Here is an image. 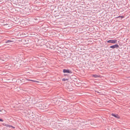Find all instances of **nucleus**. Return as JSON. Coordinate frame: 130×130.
I'll use <instances>...</instances> for the list:
<instances>
[{
    "label": "nucleus",
    "instance_id": "nucleus-1",
    "mask_svg": "<svg viewBox=\"0 0 130 130\" xmlns=\"http://www.w3.org/2000/svg\"><path fill=\"white\" fill-rule=\"evenodd\" d=\"M117 40H110L107 41V43L113 44L117 43Z\"/></svg>",
    "mask_w": 130,
    "mask_h": 130
},
{
    "label": "nucleus",
    "instance_id": "nucleus-2",
    "mask_svg": "<svg viewBox=\"0 0 130 130\" xmlns=\"http://www.w3.org/2000/svg\"><path fill=\"white\" fill-rule=\"evenodd\" d=\"M110 48H112L113 49L115 48H118L119 47V45L117 44H115L114 45H112L109 47Z\"/></svg>",
    "mask_w": 130,
    "mask_h": 130
},
{
    "label": "nucleus",
    "instance_id": "nucleus-3",
    "mask_svg": "<svg viewBox=\"0 0 130 130\" xmlns=\"http://www.w3.org/2000/svg\"><path fill=\"white\" fill-rule=\"evenodd\" d=\"M63 71L64 73H72V72L71 71L68 69H64L63 70Z\"/></svg>",
    "mask_w": 130,
    "mask_h": 130
},
{
    "label": "nucleus",
    "instance_id": "nucleus-4",
    "mask_svg": "<svg viewBox=\"0 0 130 130\" xmlns=\"http://www.w3.org/2000/svg\"><path fill=\"white\" fill-rule=\"evenodd\" d=\"M111 115L112 116L117 118V119H119L120 118L118 114L112 113Z\"/></svg>",
    "mask_w": 130,
    "mask_h": 130
},
{
    "label": "nucleus",
    "instance_id": "nucleus-5",
    "mask_svg": "<svg viewBox=\"0 0 130 130\" xmlns=\"http://www.w3.org/2000/svg\"><path fill=\"white\" fill-rule=\"evenodd\" d=\"M2 124L4 126H5L7 127H8L10 128V127H12V126L9 125L7 124L3 123H2Z\"/></svg>",
    "mask_w": 130,
    "mask_h": 130
},
{
    "label": "nucleus",
    "instance_id": "nucleus-6",
    "mask_svg": "<svg viewBox=\"0 0 130 130\" xmlns=\"http://www.w3.org/2000/svg\"><path fill=\"white\" fill-rule=\"evenodd\" d=\"M0 111L1 112L0 114L1 115L4 114L5 112V110L3 109L0 110Z\"/></svg>",
    "mask_w": 130,
    "mask_h": 130
},
{
    "label": "nucleus",
    "instance_id": "nucleus-7",
    "mask_svg": "<svg viewBox=\"0 0 130 130\" xmlns=\"http://www.w3.org/2000/svg\"><path fill=\"white\" fill-rule=\"evenodd\" d=\"M92 76L94 78H98L100 77V75L96 74H93L92 75Z\"/></svg>",
    "mask_w": 130,
    "mask_h": 130
},
{
    "label": "nucleus",
    "instance_id": "nucleus-8",
    "mask_svg": "<svg viewBox=\"0 0 130 130\" xmlns=\"http://www.w3.org/2000/svg\"><path fill=\"white\" fill-rule=\"evenodd\" d=\"M27 80L28 81H32V82H38L36 81V80H31V79H27Z\"/></svg>",
    "mask_w": 130,
    "mask_h": 130
},
{
    "label": "nucleus",
    "instance_id": "nucleus-9",
    "mask_svg": "<svg viewBox=\"0 0 130 130\" xmlns=\"http://www.w3.org/2000/svg\"><path fill=\"white\" fill-rule=\"evenodd\" d=\"M12 41H11L10 40H8L7 41H6L5 42V43H9L11 42H12Z\"/></svg>",
    "mask_w": 130,
    "mask_h": 130
},
{
    "label": "nucleus",
    "instance_id": "nucleus-10",
    "mask_svg": "<svg viewBox=\"0 0 130 130\" xmlns=\"http://www.w3.org/2000/svg\"><path fill=\"white\" fill-rule=\"evenodd\" d=\"M43 55L42 54H40L39 55V56L40 57H44L45 56Z\"/></svg>",
    "mask_w": 130,
    "mask_h": 130
},
{
    "label": "nucleus",
    "instance_id": "nucleus-11",
    "mask_svg": "<svg viewBox=\"0 0 130 130\" xmlns=\"http://www.w3.org/2000/svg\"><path fill=\"white\" fill-rule=\"evenodd\" d=\"M124 17V16H119L117 17V18H121V19L123 18Z\"/></svg>",
    "mask_w": 130,
    "mask_h": 130
},
{
    "label": "nucleus",
    "instance_id": "nucleus-12",
    "mask_svg": "<svg viewBox=\"0 0 130 130\" xmlns=\"http://www.w3.org/2000/svg\"><path fill=\"white\" fill-rule=\"evenodd\" d=\"M62 80V81L65 82L66 80H68V79H67L63 78Z\"/></svg>",
    "mask_w": 130,
    "mask_h": 130
},
{
    "label": "nucleus",
    "instance_id": "nucleus-13",
    "mask_svg": "<svg viewBox=\"0 0 130 130\" xmlns=\"http://www.w3.org/2000/svg\"><path fill=\"white\" fill-rule=\"evenodd\" d=\"M116 58L115 59H114L116 61H117L118 59H119V58H118V57H117V58H116V57H115Z\"/></svg>",
    "mask_w": 130,
    "mask_h": 130
},
{
    "label": "nucleus",
    "instance_id": "nucleus-14",
    "mask_svg": "<svg viewBox=\"0 0 130 130\" xmlns=\"http://www.w3.org/2000/svg\"><path fill=\"white\" fill-rule=\"evenodd\" d=\"M3 119H0V121L3 122Z\"/></svg>",
    "mask_w": 130,
    "mask_h": 130
},
{
    "label": "nucleus",
    "instance_id": "nucleus-15",
    "mask_svg": "<svg viewBox=\"0 0 130 130\" xmlns=\"http://www.w3.org/2000/svg\"><path fill=\"white\" fill-rule=\"evenodd\" d=\"M95 92H97V93H100V92H99L98 91H95Z\"/></svg>",
    "mask_w": 130,
    "mask_h": 130
},
{
    "label": "nucleus",
    "instance_id": "nucleus-16",
    "mask_svg": "<svg viewBox=\"0 0 130 130\" xmlns=\"http://www.w3.org/2000/svg\"><path fill=\"white\" fill-rule=\"evenodd\" d=\"M58 56H61V57H62L63 56H60V55H58Z\"/></svg>",
    "mask_w": 130,
    "mask_h": 130
},
{
    "label": "nucleus",
    "instance_id": "nucleus-17",
    "mask_svg": "<svg viewBox=\"0 0 130 130\" xmlns=\"http://www.w3.org/2000/svg\"><path fill=\"white\" fill-rule=\"evenodd\" d=\"M12 127V128H15V127H13V126H12V127Z\"/></svg>",
    "mask_w": 130,
    "mask_h": 130
},
{
    "label": "nucleus",
    "instance_id": "nucleus-18",
    "mask_svg": "<svg viewBox=\"0 0 130 130\" xmlns=\"http://www.w3.org/2000/svg\"><path fill=\"white\" fill-rule=\"evenodd\" d=\"M80 49L81 50V51H80H80H80V52H82V49H81H81Z\"/></svg>",
    "mask_w": 130,
    "mask_h": 130
},
{
    "label": "nucleus",
    "instance_id": "nucleus-19",
    "mask_svg": "<svg viewBox=\"0 0 130 130\" xmlns=\"http://www.w3.org/2000/svg\"><path fill=\"white\" fill-rule=\"evenodd\" d=\"M3 0H0V2H1L2 1H3Z\"/></svg>",
    "mask_w": 130,
    "mask_h": 130
},
{
    "label": "nucleus",
    "instance_id": "nucleus-20",
    "mask_svg": "<svg viewBox=\"0 0 130 130\" xmlns=\"http://www.w3.org/2000/svg\"><path fill=\"white\" fill-rule=\"evenodd\" d=\"M70 56H72V55H70Z\"/></svg>",
    "mask_w": 130,
    "mask_h": 130
},
{
    "label": "nucleus",
    "instance_id": "nucleus-21",
    "mask_svg": "<svg viewBox=\"0 0 130 130\" xmlns=\"http://www.w3.org/2000/svg\"><path fill=\"white\" fill-rule=\"evenodd\" d=\"M64 76L66 75V74H64Z\"/></svg>",
    "mask_w": 130,
    "mask_h": 130
},
{
    "label": "nucleus",
    "instance_id": "nucleus-22",
    "mask_svg": "<svg viewBox=\"0 0 130 130\" xmlns=\"http://www.w3.org/2000/svg\"><path fill=\"white\" fill-rule=\"evenodd\" d=\"M0 60H1V59H0Z\"/></svg>",
    "mask_w": 130,
    "mask_h": 130
}]
</instances>
